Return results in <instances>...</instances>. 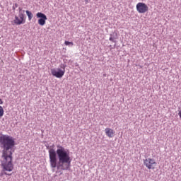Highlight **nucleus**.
<instances>
[{
    "label": "nucleus",
    "instance_id": "obj_16",
    "mask_svg": "<svg viewBox=\"0 0 181 181\" xmlns=\"http://www.w3.org/2000/svg\"><path fill=\"white\" fill-rule=\"evenodd\" d=\"M4 175H6L7 176H11L12 175V174H8L6 172H4Z\"/></svg>",
    "mask_w": 181,
    "mask_h": 181
},
{
    "label": "nucleus",
    "instance_id": "obj_22",
    "mask_svg": "<svg viewBox=\"0 0 181 181\" xmlns=\"http://www.w3.org/2000/svg\"><path fill=\"white\" fill-rule=\"evenodd\" d=\"M3 175H4V174L1 173V176H3Z\"/></svg>",
    "mask_w": 181,
    "mask_h": 181
},
{
    "label": "nucleus",
    "instance_id": "obj_7",
    "mask_svg": "<svg viewBox=\"0 0 181 181\" xmlns=\"http://www.w3.org/2000/svg\"><path fill=\"white\" fill-rule=\"evenodd\" d=\"M51 74L54 76V77H57V78H62L63 76H64V71H62V69H52Z\"/></svg>",
    "mask_w": 181,
    "mask_h": 181
},
{
    "label": "nucleus",
    "instance_id": "obj_6",
    "mask_svg": "<svg viewBox=\"0 0 181 181\" xmlns=\"http://www.w3.org/2000/svg\"><path fill=\"white\" fill-rule=\"evenodd\" d=\"M144 165L148 169H155L156 163L155 162V159L149 158L144 160Z\"/></svg>",
    "mask_w": 181,
    "mask_h": 181
},
{
    "label": "nucleus",
    "instance_id": "obj_5",
    "mask_svg": "<svg viewBox=\"0 0 181 181\" xmlns=\"http://www.w3.org/2000/svg\"><path fill=\"white\" fill-rule=\"evenodd\" d=\"M136 11L139 13H146L149 11V7L145 3L139 2L136 6Z\"/></svg>",
    "mask_w": 181,
    "mask_h": 181
},
{
    "label": "nucleus",
    "instance_id": "obj_21",
    "mask_svg": "<svg viewBox=\"0 0 181 181\" xmlns=\"http://www.w3.org/2000/svg\"><path fill=\"white\" fill-rule=\"evenodd\" d=\"M115 46H117V44H115L113 49H115Z\"/></svg>",
    "mask_w": 181,
    "mask_h": 181
},
{
    "label": "nucleus",
    "instance_id": "obj_17",
    "mask_svg": "<svg viewBox=\"0 0 181 181\" xmlns=\"http://www.w3.org/2000/svg\"><path fill=\"white\" fill-rule=\"evenodd\" d=\"M4 104V101L2 100V99L0 98V105Z\"/></svg>",
    "mask_w": 181,
    "mask_h": 181
},
{
    "label": "nucleus",
    "instance_id": "obj_13",
    "mask_svg": "<svg viewBox=\"0 0 181 181\" xmlns=\"http://www.w3.org/2000/svg\"><path fill=\"white\" fill-rule=\"evenodd\" d=\"M4 112L5 111L4 110V107L0 105V118H2V117H4Z\"/></svg>",
    "mask_w": 181,
    "mask_h": 181
},
{
    "label": "nucleus",
    "instance_id": "obj_14",
    "mask_svg": "<svg viewBox=\"0 0 181 181\" xmlns=\"http://www.w3.org/2000/svg\"><path fill=\"white\" fill-rule=\"evenodd\" d=\"M18 6H19V5L18 4V3H15L12 7L13 11H15V9H16V8H18Z\"/></svg>",
    "mask_w": 181,
    "mask_h": 181
},
{
    "label": "nucleus",
    "instance_id": "obj_10",
    "mask_svg": "<svg viewBox=\"0 0 181 181\" xmlns=\"http://www.w3.org/2000/svg\"><path fill=\"white\" fill-rule=\"evenodd\" d=\"M25 13H26V15L28 18V21H32V19L33 18V13H32V11H30L29 10H26Z\"/></svg>",
    "mask_w": 181,
    "mask_h": 181
},
{
    "label": "nucleus",
    "instance_id": "obj_2",
    "mask_svg": "<svg viewBox=\"0 0 181 181\" xmlns=\"http://www.w3.org/2000/svg\"><path fill=\"white\" fill-rule=\"evenodd\" d=\"M16 142L15 138L8 134H1L0 136V148L2 155L1 166L4 172H12L13 170V152H15V146Z\"/></svg>",
    "mask_w": 181,
    "mask_h": 181
},
{
    "label": "nucleus",
    "instance_id": "obj_3",
    "mask_svg": "<svg viewBox=\"0 0 181 181\" xmlns=\"http://www.w3.org/2000/svg\"><path fill=\"white\" fill-rule=\"evenodd\" d=\"M13 23L15 25H23L26 23V18H25V10H23V13H18V16H15Z\"/></svg>",
    "mask_w": 181,
    "mask_h": 181
},
{
    "label": "nucleus",
    "instance_id": "obj_9",
    "mask_svg": "<svg viewBox=\"0 0 181 181\" xmlns=\"http://www.w3.org/2000/svg\"><path fill=\"white\" fill-rule=\"evenodd\" d=\"M105 132L107 135V136H108V138H112L115 136V132H114V130H112V129L111 128H106L105 129Z\"/></svg>",
    "mask_w": 181,
    "mask_h": 181
},
{
    "label": "nucleus",
    "instance_id": "obj_1",
    "mask_svg": "<svg viewBox=\"0 0 181 181\" xmlns=\"http://www.w3.org/2000/svg\"><path fill=\"white\" fill-rule=\"evenodd\" d=\"M54 144L49 146V156L51 168H57V170H70L71 168V157L70 150L65 148L60 144L57 145V151L54 150Z\"/></svg>",
    "mask_w": 181,
    "mask_h": 181
},
{
    "label": "nucleus",
    "instance_id": "obj_8",
    "mask_svg": "<svg viewBox=\"0 0 181 181\" xmlns=\"http://www.w3.org/2000/svg\"><path fill=\"white\" fill-rule=\"evenodd\" d=\"M117 40H118V31L115 30L110 34V42L117 44Z\"/></svg>",
    "mask_w": 181,
    "mask_h": 181
},
{
    "label": "nucleus",
    "instance_id": "obj_12",
    "mask_svg": "<svg viewBox=\"0 0 181 181\" xmlns=\"http://www.w3.org/2000/svg\"><path fill=\"white\" fill-rule=\"evenodd\" d=\"M64 45L66 46H69V47H71L72 46L74 45V43L73 42H70V41H65Z\"/></svg>",
    "mask_w": 181,
    "mask_h": 181
},
{
    "label": "nucleus",
    "instance_id": "obj_19",
    "mask_svg": "<svg viewBox=\"0 0 181 181\" xmlns=\"http://www.w3.org/2000/svg\"><path fill=\"white\" fill-rule=\"evenodd\" d=\"M47 149H50V146H46Z\"/></svg>",
    "mask_w": 181,
    "mask_h": 181
},
{
    "label": "nucleus",
    "instance_id": "obj_18",
    "mask_svg": "<svg viewBox=\"0 0 181 181\" xmlns=\"http://www.w3.org/2000/svg\"><path fill=\"white\" fill-rule=\"evenodd\" d=\"M64 64H66V63H67V59H64Z\"/></svg>",
    "mask_w": 181,
    "mask_h": 181
},
{
    "label": "nucleus",
    "instance_id": "obj_20",
    "mask_svg": "<svg viewBox=\"0 0 181 181\" xmlns=\"http://www.w3.org/2000/svg\"><path fill=\"white\" fill-rule=\"evenodd\" d=\"M75 66L76 67H78V64L76 63Z\"/></svg>",
    "mask_w": 181,
    "mask_h": 181
},
{
    "label": "nucleus",
    "instance_id": "obj_15",
    "mask_svg": "<svg viewBox=\"0 0 181 181\" xmlns=\"http://www.w3.org/2000/svg\"><path fill=\"white\" fill-rule=\"evenodd\" d=\"M23 13V10H22V7L18 8V13Z\"/></svg>",
    "mask_w": 181,
    "mask_h": 181
},
{
    "label": "nucleus",
    "instance_id": "obj_4",
    "mask_svg": "<svg viewBox=\"0 0 181 181\" xmlns=\"http://www.w3.org/2000/svg\"><path fill=\"white\" fill-rule=\"evenodd\" d=\"M36 16L38 18V25H40V26H45V25H46V21H47L46 14L38 12L36 13Z\"/></svg>",
    "mask_w": 181,
    "mask_h": 181
},
{
    "label": "nucleus",
    "instance_id": "obj_11",
    "mask_svg": "<svg viewBox=\"0 0 181 181\" xmlns=\"http://www.w3.org/2000/svg\"><path fill=\"white\" fill-rule=\"evenodd\" d=\"M59 69H62V71H64V73H66V67H67V64H61L59 65Z\"/></svg>",
    "mask_w": 181,
    "mask_h": 181
}]
</instances>
